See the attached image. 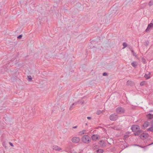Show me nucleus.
Listing matches in <instances>:
<instances>
[{
	"label": "nucleus",
	"instance_id": "c85d7f7f",
	"mask_svg": "<svg viewBox=\"0 0 153 153\" xmlns=\"http://www.w3.org/2000/svg\"><path fill=\"white\" fill-rule=\"evenodd\" d=\"M22 35H20L17 37V38L19 39H21L22 37Z\"/></svg>",
	"mask_w": 153,
	"mask_h": 153
},
{
	"label": "nucleus",
	"instance_id": "a19ab883",
	"mask_svg": "<svg viewBox=\"0 0 153 153\" xmlns=\"http://www.w3.org/2000/svg\"><path fill=\"white\" fill-rule=\"evenodd\" d=\"M85 125H87V123H85Z\"/></svg>",
	"mask_w": 153,
	"mask_h": 153
},
{
	"label": "nucleus",
	"instance_id": "f704fd0d",
	"mask_svg": "<svg viewBox=\"0 0 153 153\" xmlns=\"http://www.w3.org/2000/svg\"><path fill=\"white\" fill-rule=\"evenodd\" d=\"M151 126H153V120H152L151 122Z\"/></svg>",
	"mask_w": 153,
	"mask_h": 153
},
{
	"label": "nucleus",
	"instance_id": "bb28decb",
	"mask_svg": "<svg viewBox=\"0 0 153 153\" xmlns=\"http://www.w3.org/2000/svg\"><path fill=\"white\" fill-rule=\"evenodd\" d=\"M79 100L80 101L79 102V103L81 104H83L84 102V101L83 100Z\"/></svg>",
	"mask_w": 153,
	"mask_h": 153
},
{
	"label": "nucleus",
	"instance_id": "39448f33",
	"mask_svg": "<svg viewBox=\"0 0 153 153\" xmlns=\"http://www.w3.org/2000/svg\"><path fill=\"white\" fill-rule=\"evenodd\" d=\"M80 140V138L79 137H74L72 139V141L74 143H78Z\"/></svg>",
	"mask_w": 153,
	"mask_h": 153
},
{
	"label": "nucleus",
	"instance_id": "0eeeda50",
	"mask_svg": "<svg viewBox=\"0 0 153 153\" xmlns=\"http://www.w3.org/2000/svg\"><path fill=\"white\" fill-rule=\"evenodd\" d=\"M100 137L98 135L94 134L91 136V138L93 140L96 141L97 140L100 139Z\"/></svg>",
	"mask_w": 153,
	"mask_h": 153
},
{
	"label": "nucleus",
	"instance_id": "5701e85b",
	"mask_svg": "<svg viewBox=\"0 0 153 153\" xmlns=\"http://www.w3.org/2000/svg\"><path fill=\"white\" fill-rule=\"evenodd\" d=\"M123 46H124L123 48L126 47L127 46V44L126 42H123Z\"/></svg>",
	"mask_w": 153,
	"mask_h": 153
},
{
	"label": "nucleus",
	"instance_id": "6e6552de",
	"mask_svg": "<svg viewBox=\"0 0 153 153\" xmlns=\"http://www.w3.org/2000/svg\"><path fill=\"white\" fill-rule=\"evenodd\" d=\"M52 148L53 150L58 151H60L62 150L61 148L56 145L53 146L52 147Z\"/></svg>",
	"mask_w": 153,
	"mask_h": 153
},
{
	"label": "nucleus",
	"instance_id": "aec40b11",
	"mask_svg": "<svg viewBox=\"0 0 153 153\" xmlns=\"http://www.w3.org/2000/svg\"><path fill=\"white\" fill-rule=\"evenodd\" d=\"M27 78L28 79V81L29 82H30L32 81V78L31 76H27Z\"/></svg>",
	"mask_w": 153,
	"mask_h": 153
},
{
	"label": "nucleus",
	"instance_id": "1a4fd4ad",
	"mask_svg": "<svg viewBox=\"0 0 153 153\" xmlns=\"http://www.w3.org/2000/svg\"><path fill=\"white\" fill-rule=\"evenodd\" d=\"M153 27V24L152 23H151L148 25V27L146 30V32L149 31Z\"/></svg>",
	"mask_w": 153,
	"mask_h": 153
},
{
	"label": "nucleus",
	"instance_id": "58836bf2",
	"mask_svg": "<svg viewBox=\"0 0 153 153\" xmlns=\"http://www.w3.org/2000/svg\"><path fill=\"white\" fill-rule=\"evenodd\" d=\"M61 110H62V111H64V109H63V108H62V109H61Z\"/></svg>",
	"mask_w": 153,
	"mask_h": 153
},
{
	"label": "nucleus",
	"instance_id": "473e14b6",
	"mask_svg": "<svg viewBox=\"0 0 153 153\" xmlns=\"http://www.w3.org/2000/svg\"><path fill=\"white\" fill-rule=\"evenodd\" d=\"M9 143H10V145L11 146H12V147L13 146V143H11V142H10Z\"/></svg>",
	"mask_w": 153,
	"mask_h": 153
},
{
	"label": "nucleus",
	"instance_id": "b1692460",
	"mask_svg": "<svg viewBox=\"0 0 153 153\" xmlns=\"http://www.w3.org/2000/svg\"><path fill=\"white\" fill-rule=\"evenodd\" d=\"M101 113H102V111L100 110L97 111L96 112V114L98 115L100 114Z\"/></svg>",
	"mask_w": 153,
	"mask_h": 153
},
{
	"label": "nucleus",
	"instance_id": "2eb2a0df",
	"mask_svg": "<svg viewBox=\"0 0 153 153\" xmlns=\"http://www.w3.org/2000/svg\"><path fill=\"white\" fill-rule=\"evenodd\" d=\"M127 84L131 86H132L134 84V83L133 82L131 81L128 80L127 82Z\"/></svg>",
	"mask_w": 153,
	"mask_h": 153
},
{
	"label": "nucleus",
	"instance_id": "4be33fe9",
	"mask_svg": "<svg viewBox=\"0 0 153 153\" xmlns=\"http://www.w3.org/2000/svg\"><path fill=\"white\" fill-rule=\"evenodd\" d=\"M140 134L139 133V132H138L137 131L136 132L134 133V134L135 136H139L140 135Z\"/></svg>",
	"mask_w": 153,
	"mask_h": 153
},
{
	"label": "nucleus",
	"instance_id": "f8f14e48",
	"mask_svg": "<svg viewBox=\"0 0 153 153\" xmlns=\"http://www.w3.org/2000/svg\"><path fill=\"white\" fill-rule=\"evenodd\" d=\"M146 117L148 118L149 120V121L153 118V114H152L150 113L146 115Z\"/></svg>",
	"mask_w": 153,
	"mask_h": 153
},
{
	"label": "nucleus",
	"instance_id": "f257e3e1",
	"mask_svg": "<svg viewBox=\"0 0 153 153\" xmlns=\"http://www.w3.org/2000/svg\"><path fill=\"white\" fill-rule=\"evenodd\" d=\"M82 140L85 143H88L91 142V140L90 137L88 135H85L82 137Z\"/></svg>",
	"mask_w": 153,
	"mask_h": 153
},
{
	"label": "nucleus",
	"instance_id": "cd10ccee",
	"mask_svg": "<svg viewBox=\"0 0 153 153\" xmlns=\"http://www.w3.org/2000/svg\"><path fill=\"white\" fill-rule=\"evenodd\" d=\"M98 146L95 145V146H94L93 148L94 149H97L98 148Z\"/></svg>",
	"mask_w": 153,
	"mask_h": 153
},
{
	"label": "nucleus",
	"instance_id": "7c9ffc66",
	"mask_svg": "<svg viewBox=\"0 0 153 153\" xmlns=\"http://www.w3.org/2000/svg\"><path fill=\"white\" fill-rule=\"evenodd\" d=\"M103 76H106L108 75L107 73L106 72H104L103 74Z\"/></svg>",
	"mask_w": 153,
	"mask_h": 153
},
{
	"label": "nucleus",
	"instance_id": "ea45409f",
	"mask_svg": "<svg viewBox=\"0 0 153 153\" xmlns=\"http://www.w3.org/2000/svg\"><path fill=\"white\" fill-rule=\"evenodd\" d=\"M136 145L137 146H139L138 145Z\"/></svg>",
	"mask_w": 153,
	"mask_h": 153
},
{
	"label": "nucleus",
	"instance_id": "20e7f679",
	"mask_svg": "<svg viewBox=\"0 0 153 153\" xmlns=\"http://www.w3.org/2000/svg\"><path fill=\"white\" fill-rule=\"evenodd\" d=\"M140 127L139 126L137 125H134L131 127V129L133 132L136 131H137L139 129Z\"/></svg>",
	"mask_w": 153,
	"mask_h": 153
},
{
	"label": "nucleus",
	"instance_id": "ddd939ff",
	"mask_svg": "<svg viewBox=\"0 0 153 153\" xmlns=\"http://www.w3.org/2000/svg\"><path fill=\"white\" fill-rule=\"evenodd\" d=\"M137 63L136 61H134L131 64V65L135 68L137 66Z\"/></svg>",
	"mask_w": 153,
	"mask_h": 153
},
{
	"label": "nucleus",
	"instance_id": "4468645a",
	"mask_svg": "<svg viewBox=\"0 0 153 153\" xmlns=\"http://www.w3.org/2000/svg\"><path fill=\"white\" fill-rule=\"evenodd\" d=\"M86 130H84L79 132V133L80 135H82V134H87V133H86Z\"/></svg>",
	"mask_w": 153,
	"mask_h": 153
},
{
	"label": "nucleus",
	"instance_id": "393cba45",
	"mask_svg": "<svg viewBox=\"0 0 153 153\" xmlns=\"http://www.w3.org/2000/svg\"><path fill=\"white\" fill-rule=\"evenodd\" d=\"M145 81L142 82L140 83V85H141V86H143L145 84Z\"/></svg>",
	"mask_w": 153,
	"mask_h": 153
},
{
	"label": "nucleus",
	"instance_id": "f03ea898",
	"mask_svg": "<svg viewBox=\"0 0 153 153\" xmlns=\"http://www.w3.org/2000/svg\"><path fill=\"white\" fill-rule=\"evenodd\" d=\"M125 111L124 109L120 107H117L116 109V112L119 114L123 113Z\"/></svg>",
	"mask_w": 153,
	"mask_h": 153
},
{
	"label": "nucleus",
	"instance_id": "72a5a7b5",
	"mask_svg": "<svg viewBox=\"0 0 153 153\" xmlns=\"http://www.w3.org/2000/svg\"><path fill=\"white\" fill-rule=\"evenodd\" d=\"M72 105L70 107V108H69V110H71L72 109Z\"/></svg>",
	"mask_w": 153,
	"mask_h": 153
},
{
	"label": "nucleus",
	"instance_id": "2f4dec72",
	"mask_svg": "<svg viewBox=\"0 0 153 153\" xmlns=\"http://www.w3.org/2000/svg\"><path fill=\"white\" fill-rule=\"evenodd\" d=\"M139 132V133L140 134V133H142L143 132V131L142 130H137Z\"/></svg>",
	"mask_w": 153,
	"mask_h": 153
},
{
	"label": "nucleus",
	"instance_id": "37998d69",
	"mask_svg": "<svg viewBox=\"0 0 153 153\" xmlns=\"http://www.w3.org/2000/svg\"><path fill=\"white\" fill-rule=\"evenodd\" d=\"M152 23H153V19H152Z\"/></svg>",
	"mask_w": 153,
	"mask_h": 153
},
{
	"label": "nucleus",
	"instance_id": "9b49d317",
	"mask_svg": "<svg viewBox=\"0 0 153 153\" xmlns=\"http://www.w3.org/2000/svg\"><path fill=\"white\" fill-rule=\"evenodd\" d=\"M99 143L102 147H104L106 146L105 143L102 140H101L100 141Z\"/></svg>",
	"mask_w": 153,
	"mask_h": 153
},
{
	"label": "nucleus",
	"instance_id": "423d86ee",
	"mask_svg": "<svg viewBox=\"0 0 153 153\" xmlns=\"http://www.w3.org/2000/svg\"><path fill=\"white\" fill-rule=\"evenodd\" d=\"M149 136V134H148L143 133L140 135V137L141 139L144 140L147 137Z\"/></svg>",
	"mask_w": 153,
	"mask_h": 153
},
{
	"label": "nucleus",
	"instance_id": "dca6fc26",
	"mask_svg": "<svg viewBox=\"0 0 153 153\" xmlns=\"http://www.w3.org/2000/svg\"><path fill=\"white\" fill-rule=\"evenodd\" d=\"M96 153H102L103 150L101 149H98L96 151Z\"/></svg>",
	"mask_w": 153,
	"mask_h": 153
},
{
	"label": "nucleus",
	"instance_id": "c9c22d12",
	"mask_svg": "<svg viewBox=\"0 0 153 153\" xmlns=\"http://www.w3.org/2000/svg\"><path fill=\"white\" fill-rule=\"evenodd\" d=\"M87 118L88 119V120H90L91 119V117H87Z\"/></svg>",
	"mask_w": 153,
	"mask_h": 153
},
{
	"label": "nucleus",
	"instance_id": "6ab92c4d",
	"mask_svg": "<svg viewBox=\"0 0 153 153\" xmlns=\"http://www.w3.org/2000/svg\"><path fill=\"white\" fill-rule=\"evenodd\" d=\"M144 77L146 78V79H148L150 78V76L149 75L147 74H145L144 75Z\"/></svg>",
	"mask_w": 153,
	"mask_h": 153
},
{
	"label": "nucleus",
	"instance_id": "a211bd4d",
	"mask_svg": "<svg viewBox=\"0 0 153 153\" xmlns=\"http://www.w3.org/2000/svg\"><path fill=\"white\" fill-rule=\"evenodd\" d=\"M130 50H131L133 56H136L137 55L136 53L134 52V51L132 49V48H130Z\"/></svg>",
	"mask_w": 153,
	"mask_h": 153
},
{
	"label": "nucleus",
	"instance_id": "e433bc0d",
	"mask_svg": "<svg viewBox=\"0 0 153 153\" xmlns=\"http://www.w3.org/2000/svg\"><path fill=\"white\" fill-rule=\"evenodd\" d=\"M77 126H74L73 127V128H77Z\"/></svg>",
	"mask_w": 153,
	"mask_h": 153
},
{
	"label": "nucleus",
	"instance_id": "a878e982",
	"mask_svg": "<svg viewBox=\"0 0 153 153\" xmlns=\"http://www.w3.org/2000/svg\"><path fill=\"white\" fill-rule=\"evenodd\" d=\"M153 5V2H152L151 1H150L149 3V6H151L152 5Z\"/></svg>",
	"mask_w": 153,
	"mask_h": 153
},
{
	"label": "nucleus",
	"instance_id": "f3484780",
	"mask_svg": "<svg viewBox=\"0 0 153 153\" xmlns=\"http://www.w3.org/2000/svg\"><path fill=\"white\" fill-rule=\"evenodd\" d=\"M151 126V127L147 129V131L153 132V126Z\"/></svg>",
	"mask_w": 153,
	"mask_h": 153
},
{
	"label": "nucleus",
	"instance_id": "c756f323",
	"mask_svg": "<svg viewBox=\"0 0 153 153\" xmlns=\"http://www.w3.org/2000/svg\"><path fill=\"white\" fill-rule=\"evenodd\" d=\"M149 44V41H146V42L145 43V45H148V44Z\"/></svg>",
	"mask_w": 153,
	"mask_h": 153
},
{
	"label": "nucleus",
	"instance_id": "79ce46f5",
	"mask_svg": "<svg viewBox=\"0 0 153 153\" xmlns=\"http://www.w3.org/2000/svg\"><path fill=\"white\" fill-rule=\"evenodd\" d=\"M4 147H5V148H6V146H4Z\"/></svg>",
	"mask_w": 153,
	"mask_h": 153
},
{
	"label": "nucleus",
	"instance_id": "4c0bfd02",
	"mask_svg": "<svg viewBox=\"0 0 153 153\" xmlns=\"http://www.w3.org/2000/svg\"><path fill=\"white\" fill-rule=\"evenodd\" d=\"M153 144V143H151V144H149L148 146H150V145H152Z\"/></svg>",
	"mask_w": 153,
	"mask_h": 153
},
{
	"label": "nucleus",
	"instance_id": "412c9836",
	"mask_svg": "<svg viewBox=\"0 0 153 153\" xmlns=\"http://www.w3.org/2000/svg\"><path fill=\"white\" fill-rule=\"evenodd\" d=\"M79 101H80L79 100H78V101H77V102H75L74 103H73L72 104V105H76L77 104H79Z\"/></svg>",
	"mask_w": 153,
	"mask_h": 153
},
{
	"label": "nucleus",
	"instance_id": "9d476101",
	"mask_svg": "<svg viewBox=\"0 0 153 153\" xmlns=\"http://www.w3.org/2000/svg\"><path fill=\"white\" fill-rule=\"evenodd\" d=\"M149 126V122L146 121L144 122V124L143 125V128L145 129L147 127Z\"/></svg>",
	"mask_w": 153,
	"mask_h": 153
},
{
	"label": "nucleus",
	"instance_id": "7ed1b4c3",
	"mask_svg": "<svg viewBox=\"0 0 153 153\" xmlns=\"http://www.w3.org/2000/svg\"><path fill=\"white\" fill-rule=\"evenodd\" d=\"M118 117L117 114H111L110 116L109 119L111 121H115L117 120Z\"/></svg>",
	"mask_w": 153,
	"mask_h": 153
}]
</instances>
